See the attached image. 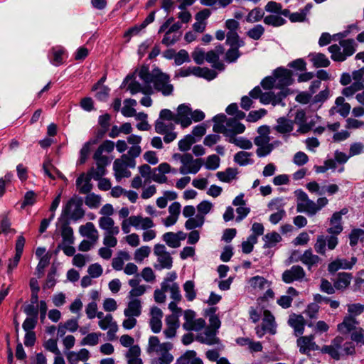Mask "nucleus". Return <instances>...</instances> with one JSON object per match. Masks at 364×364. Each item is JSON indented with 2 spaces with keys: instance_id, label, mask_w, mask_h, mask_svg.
I'll return each instance as SVG.
<instances>
[{
  "instance_id": "obj_1",
  "label": "nucleus",
  "mask_w": 364,
  "mask_h": 364,
  "mask_svg": "<svg viewBox=\"0 0 364 364\" xmlns=\"http://www.w3.org/2000/svg\"><path fill=\"white\" fill-rule=\"evenodd\" d=\"M172 348L171 343H161L157 336H151L148 341L146 353L155 357L159 364H170L173 360V356L169 352Z\"/></svg>"
},
{
  "instance_id": "obj_2",
  "label": "nucleus",
  "mask_w": 364,
  "mask_h": 364,
  "mask_svg": "<svg viewBox=\"0 0 364 364\" xmlns=\"http://www.w3.org/2000/svg\"><path fill=\"white\" fill-rule=\"evenodd\" d=\"M205 118V114L200 109L192 110L188 105L181 104L177 108L175 122L182 128L189 127L193 122H198Z\"/></svg>"
},
{
  "instance_id": "obj_3",
  "label": "nucleus",
  "mask_w": 364,
  "mask_h": 364,
  "mask_svg": "<svg viewBox=\"0 0 364 364\" xmlns=\"http://www.w3.org/2000/svg\"><path fill=\"white\" fill-rule=\"evenodd\" d=\"M215 124L213 129L216 132L224 133L227 136L241 134L245 132V127L235 119H226L223 114L215 116L213 119Z\"/></svg>"
},
{
  "instance_id": "obj_4",
  "label": "nucleus",
  "mask_w": 364,
  "mask_h": 364,
  "mask_svg": "<svg viewBox=\"0 0 364 364\" xmlns=\"http://www.w3.org/2000/svg\"><path fill=\"white\" fill-rule=\"evenodd\" d=\"M132 227H134L136 230H146L154 228L155 224L151 218L139 215H131L129 219L121 222V229L124 234L129 233Z\"/></svg>"
},
{
  "instance_id": "obj_5",
  "label": "nucleus",
  "mask_w": 364,
  "mask_h": 364,
  "mask_svg": "<svg viewBox=\"0 0 364 364\" xmlns=\"http://www.w3.org/2000/svg\"><path fill=\"white\" fill-rule=\"evenodd\" d=\"M151 84H153L154 92H161L164 96L171 95L173 91V86L171 84L170 77L159 69L154 70V79Z\"/></svg>"
},
{
  "instance_id": "obj_6",
  "label": "nucleus",
  "mask_w": 364,
  "mask_h": 364,
  "mask_svg": "<svg viewBox=\"0 0 364 364\" xmlns=\"http://www.w3.org/2000/svg\"><path fill=\"white\" fill-rule=\"evenodd\" d=\"M136 161L127 154H123L120 159H116L113 164L114 175L117 181L122 178H129L131 176V172L128 168H134Z\"/></svg>"
},
{
  "instance_id": "obj_7",
  "label": "nucleus",
  "mask_w": 364,
  "mask_h": 364,
  "mask_svg": "<svg viewBox=\"0 0 364 364\" xmlns=\"http://www.w3.org/2000/svg\"><path fill=\"white\" fill-rule=\"evenodd\" d=\"M203 159H194L191 154H185V158L183 160L178 169L182 175L196 174L203 166Z\"/></svg>"
},
{
  "instance_id": "obj_8",
  "label": "nucleus",
  "mask_w": 364,
  "mask_h": 364,
  "mask_svg": "<svg viewBox=\"0 0 364 364\" xmlns=\"http://www.w3.org/2000/svg\"><path fill=\"white\" fill-rule=\"evenodd\" d=\"M183 316L185 321L183 328L186 331L199 332L205 327V321L202 318H196V313L192 310H186Z\"/></svg>"
},
{
  "instance_id": "obj_9",
  "label": "nucleus",
  "mask_w": 364,
  "mask_h": 364,
  "mask_svg": "<svg viewBox=\"0 0 364 364\" xmlns=\"http://www.w3.org/2000/svg\"><path fill=\"white\" fill-rule=\"evenodd\" d=\"M262 322L261 326L255 328L256 334L259 338H262L266 333L271 334L276 333V323L274 317L268 310H264L262 314Z\"/></svg>"
},
{
  "instance_id": "obj_10",
  "label": "nucleus",
  "mask_w": 364,
  "mask_h": 364,
  "mask_svg": "<svg viewBox=\"0 0 364 364\" xmlns=\"http://www.w3.org/2000/svg\"><path fill=\"white\" fill-rule=\"evenodd\" d=\"M123 85L132 95L141 92L146 95H151L154 93L151 85L144 84L142 86L139 82L134 79V75L127 76L123 82Z\"/></svg>"
},
{
  "instance_id": "obj_11",
  "label": "nucleus",
  "mask_w": 364,
  "mask_h": 364,
  "mask_svg": "<svg viewBox=\"0 0 364 364\" xmlns=\"http://www.w3.org/2000/svg\"><path fill=\"white\" fill-rule=\"evenodd\" d=\"M154 253L157 257L159 264L155 267L157 269H170L172 267V257L166 250L164 245L156 244L154 247Z\"/></svg>"
},
{
  "instance_id": "obj_12",
  "label": "nucleus",
  "mask_w": 364,
  "mask_h": 364,
  "mask_svg": "<svg viewBox=\"0 0 364 364\" xmlns=\"http://www.w3.org/2000/svg\"><path fill=\"white\" fill-rule=\"evenodd\" d=\"M343 338L341 336H336L333 338L330 345L323 346L320 348L322 353L328 354L331 358L338 360L341 358V346Z\"/></svg>"
},
{
  "instance_id": "obj_13",
  "label": "nucleus",
  "mask_w": 364,
  "mask_h": 364,
  "mask_svg": "<svg viewBox=\"0 0 364 364\" xmlns=\"http://www.w3.org/2000/svg\"><path fill=\"white\" fill-rule=\"evenodd\" d=\"M314 336H300L296 341L297 347L301 354L308 355L310 351L318 350L320 347L314 341Z\"/></svg>"
},
{
  "instance_id": "obj_14",
  "label": "nucleus",
  "mask_w": 364,
  "mask_h": 364,
  "mask_svg": "<svg viewBox=\"0 0 364 364\" xmlns=\"http://www.w3.org/2000/svg\"><path fill=\"white\" fill-rule=\"evenodd\" d=\"M291 259L293 262H301L304 264L308 266L309 269L316 264H317L320 258L314 255L311 249L306 250L302 255L296 251L294 252L291 255Z\"/></svg>"
},
{
  "instance_id": "obj_15",
  "label": "nucleus",
  "mask_w": 364,
  "mask_h": 364,
  "mask_svg": "<svg viewBox=\"0 0 364 364\" xmlns=\"http://www.w3.org/2000/svg\"><path fill=\"white\" fill-rule=\"evenodd\" d=\"M305 276L304 269L301 266L294 265L283 272L282 280L287 284H290L295 281H301Z\"/></svg>"
},
{
  "instance_id": "obj_16",
  "label": "nucleus",
  "mask_w": 364,
  "mask_h": 364,
  "mask_svg": "<svg viewBox=\"0 0 364 364\" xmlns=\"http://www.w3.org/2000/svg\"><path fill=\"white\" fill-rule=\"evenodd\" d=\"M294 124H296L299 126L297 132L306 133L310 131L314 126L315 122L313 120H308L306 113L304 110H298L296 112L294 121Z\"/></svg>"
},
{
  "instance_id": "obj_17",
  "label": "nucleus",
  "mask_w": 364,
  "mask_h": 364,
  "mask_svg": "<svg viewBox=\"0 0 364 364\" xmlns=\"http://www.w3.org/2000/svg\"><path fill=\"white\" fill-rule=\"evenodd\" d=\"M114 143L110 140H105L97 149L93 155L94 160H98L100 163L107 162L110 159L104 154L111 153L114 149Z\"/></svg>"
},
{
  "instance_id": "obj_18",
  "label": "nucleus",
  "mask_w": 364,
  "mask_h": 364,
  "mask_svg": "<svg viewBox=\"0 0 364 364\" xmlns=\"http://www.w3.org/2000/svg\"><path fill=\"white\" fill-rule=\"evenodd\" d=\"M294 196L296 198L297 211L309 214L310 206L314 205L313 200H310L308 195L301 189L296 190Z\"/></svg>"
},
{
  "instance_id": "obj_19",
  "label": "nucleus",
  "mask_w": 364,
  "mask_h": 364,
  "mask_svg": "<svg viewBox=\"0 0 364 364\" xmlns=\"http://www.w3.org/2000/svg\"><path fill=\"white\" fill-rule=\"evenodd\" d=\"M204 331L198 333L196 340L201 343L212 346L218 344L219 338L216 336L217 332L209 327L204 328Z\"/></svg>"
},
{
  "instance_id": "obj_20",
  "label": "nucleus",
  "mask_w": 364,
  "mask_h": 364,
  "mask_svg": "<svg viewBox=\"0 0 364 364\" xmlns=\"http://www.w3.org/2000/svg\"><path fill=\"white\" fill-rule=\"evenodd\" d=\"M274 75L275 77L277 88H282L283 87L288 86L292 82V73L287 69L281 68H277L274 70Z\"/></svg>"
},
{
  "instance_id": "obj_21",
  "label": "nucleus",
  "mask_w": 364,
  "mask_h": 364,
  "mask_svg": "<svg viewBox=\"0 0 364 364\" xmlns=\"http://www.w3.org/2000/svg\"><path fill=\"white\" fill-rule=\"evenodd\" d=\"M165 328L163 331L166 338L171 339L176 336L179 328V319L175 316H167L165 318Z\"/></svg>"
},
{
  "instance_id": "obj_22",
  "label": "nucleus",
  "mask_w": 364,
  "mask_h": 364,
  "mask_svg": "<svg viewBox=\"0 0 364 364\" xmlns=\"http://www.w3.org/2000/svg\"><path fill=\"white\" fill-rule=\"evenodd\" d=\"M181 205L178 202L172 203L168 207V216L163 219L162 223L166 227H170L176 223L181 213Z\"/></svg>"
},
{
  "instance_id": "obj_23",
  "label": "nucleus",
  "mask_w": 364,
  "mask_h": 364,
  "mask_svg": "<svg viewBox=\"0 0 364 364\" xmlns=\"http://www.w3.org/2000/svg\"><path fill=\"white\" fill-rule=\"evenodd\" d=\"M186 238V234L182 231L178 232H168L163 235V240L171 248H177L181 245V241Z\"/></svg>"
},
{
  "instance_id": "obj_24",
  "label": "nucleus",
  "mask_w": 364,
  "mask_h": 364,
  "mask_svg": "<svg viewBox=\"0 0 364 364\" xmlns=\"http://www.w3.org/2000/svg\"><path fill=\"white\" fill-rule=\"evenodd\" d=\"M348 213L347 209L343 208L339 212H336L333 214L330 220V228L328 229V232L331 234L338 235L343 230V226L341 225L342 215H346Z\"/></svg>"
},
{
  "instance_id": "obj_25",
  "label": "nucleus",
  "mask_w": 364,
  "mask_h": 364,
  "mask_svg": "<svg viewBox=\"0 0 364 364\" xmlns=\"http://www.w3.org/2000/svg\"><path fill=\"white\" fill-rule=\"evenodd\" d=\"M211 11L210 9H205L196 14V22L193 25V28L198 33H203L206 28V20L210 17Z\"/></svg>"
},
{
  "instance_id": "obj_26",
  "label": "nucleus",
  "mask_w": 364,
  "mask_h": 364,
  "mask_svg": "<svg viewBox=\"0 0 364 364\" xmlns=\"http://www.w3.org/2000/svg\"><path fill=\"white\" fill-rule=\"evenodd\" d=\"M128 302L124 309V316H134L139 317L141 314L142 304L140 299L128 298Z\"/></svg>"
},
{
  "instance_id": "obj_27",
  "label": "nucleus",
  "mask_w": 364,
  "mask_h": 364,
  "mask_svg": "<svg viewBox=\"0 0 364 364\" xmlns=\"http://www.w3.org/2000/svg\"><path fill=\"white\" fill-rule=\"evenodd\" d=\"M79 233L88 240L94 242H98L99 232L95 225L91 222H87L85 225H80L79 228Z\"/></svg>"
},
{
  "instance_id": "obj_28",
  "label": "nucleus",
  "mask_w": 364,
  "mask_h": 364,
  "mask_svg": "<svg viewBox=\"0 0 364 364\" xmlns=\"http://www.w3.org/2000/svg\"><path fill=\"white\" fill-rule=\"evenodd\" d=\"M163 317L162 311L158 307H153L151 309V318L149 326L154 333H159L161 330Z\"/></svg>"
},
{
  "instance_id": "obj_29",
  "label": "nucleus",
  "mask_w": 364,
  "mask_h": 364,
  "mask_svg": "<svg viewBox=\"0 0 364 364\" xmlns=\"http://www.w3.org/2000/svg\"><path fill=\"white\" fill-rule=\"evenodd\" d=\"M98 225L104 232L119 233V227L116 225L112 217L101 216L98 220Z\"/></svg>"
},
{
  "instance_id": "obj_30",
  "label": "nucleus",
  "mask_w": 364,
  "mask_h": 364,
  "mask_svg": "<svg viewBox=\"0 0 364 364\" xmlns=\"http://www.w3.org/2000/svg\"><path fill=\"white\" fill-rule=\"evenodd\" d=\"M63 214L73 220L80 218L83 213L80 208H78L73 199L69 200L63 209Z\"/></svg>"
},
{
  "instance_id": "obj_31",
  "label": "nucleus",
  "mask_w": 364,
  "mask_h": 364,
  "mask_svg": "<svg viewBox=\"0 0 364 364\" xmlns=\"http://www.w3.org/2000/svg\"><path fill=\"white\" fill-rule=\"evenodd\" d=\"M351 107L350 104L346 102L344 97H338L335 101V106L330 109V113H338L343 117H346L350 111Z\"/></svg>"
},
{
  "instance_id": "obj_32",
  "label": "nucleus",
  "mask_w": 364,
  "mask_h": 364,
  "mask_svg": "<svg viewBox=\"0 0 364 364\" xmlns=\"http://www.w3.org/2000/svg\"><path fill=\"white\" fill-rule=\"evenodd\" d=\"M98 326L103 331L109 329L107 334L109 338H111L112 335H114L118 330V326L114 321L113 316L111 314H106L104 318L99 320Z\"/></svg>"
},
{
  "instance_id": "obj_33",
  "label": "nucleus",
  "mask_w": 364,
  "mask_h": 364,
  "mask_svg": "<svg viewBox=\"0 0 364 364\" xmlns=\"http://www.w3.org/2000/svg\"><path fill=\"white\" fill-rule=\"evenodd\" d=\"M358 324V322L354 317L348 316L344 317L343 321L338 325L337 330L341 334H348L353 331H354L357 328L356 326Z\"/></svg>"
},
{
  "instance_id": "obj_34",
  "label": "nucleus",
  "mask_w": 364,
  "mask_h": 364,
  "mask_svg": "<svg viewBox=\"0 0 364 364\" xmlns=\"http://www.w3.org/2000/svg\"><path fill=\"white\" fill-rule=\"evenodd\" d=\"M176 364H204L203 360L198 357L195 350L186 351L176 362Z\"/></svg>"
},
{
  "instance_id": "obj_35",
  "label": "nucleus",
  "mask_w": 364,
  "mask_h": 364,
  "mask_svg": "<svg viewBox=\"0 0 364 364\" xmlns=\"http://www.w3.org/2000/svg\"><path fill=\"white\" fill-rule=\"evenodd\" d=\"M90 357V351L86 348H81L78 351H69L66 353L68 362L77 363V362H86Z\"/></svg>"
},
{
  "instance_id": "obj_36",
  "label": "nucleus",
  "mask_w": 364,
  "mask_h": 364,
  "mask_svg": "<svg viewBox=\"0 0 364 364\" xmlns=\"http://www.w3.org/2000/svg\"><path fill=\"white\" fill-rule=\"evenodd\" d=\"M223 53V48L221 46L216 47L215 50H210L205 53V60L213 64V67L223 70L224 65L218 61L220 55Z\"/></svg>"
},
{
  "instance_id": "obj_37",
  "label": "nucleus",
  "mask_w": 364,
  "mask_h": 364,
  "mask_svg": "<svg viewBox=\"0 0 364 364\" xmlns=\"http://www.w3.org/2000/svg\"><path fill=\"white\" fill-rule=\"evenodd\" d=\"M288 323L294 328L296 336L304 333L305 319L302 316L292 314L289 316Z\"/></svg>"
},
{
  "instance_id": "obj_38",
  "label": "nucleus",
  "mask_w": 364,
  "mask_h": 364,
  "mask_svg": "<svg viewBox=\"0 0 364 364\" xmlns=\"http://www.w3.org/2000/svg\"><path fill=\"white\" fill-rule=\"evenodd\" d=\"M284 97L285 95L282 91L277 95L272 92H267L261 95L260 102L264 105L271 104L273 106H275L279 105Z\"/></svg>"
},
{
  "instance_id": "obj_39",
  "label": "nucleus",
  "mask_w": 364,
  "mask_h": 364,
  "mask_svg": "<svg viewBox=\"0 0 364 364\" xmlns=\"http://www.w3.org/2000/svg\"><path fill=\"white\" fill-rule=\"evenodd\" d=\"M92 178L91 173H82L76 180V186L81 193H87L92 189L90 180Z\"/></svg>"
},
{
  "instance_id": "obj_40",
  "label": "nucleus",
  "mask_w": 364,
  "mask_h": 364,
  "mask_svg": "<svg viewBox=\"0 0 364 364\" xmlns=\"http://www.w3.org/2000/svg\"><path fill=\"white\" fill-rule=\"evenodd\" d=\"M97 138H92L82 145L80 151L78 164H83L87 161L93 146L97 144Z\"/></svg>"
},
{
  "instance_id": "obj_41",
  "label": "nucleus",
  "mask_w": 364,
  "mask_h": 364,
  "mask_svg": "<svg viewBox=\"0 0 364 364\" xmlns=\"http://www.w3.org/2000/svg\"><path fill=\"white\" fill-rule=\"evenodd\" d=\"M248 282L255 292H260L270 287V282L260 276H255L250 278Z\"/></svg>"
},
{
  "instance_id": "obj_42",
  "label": "nucleus",
  "mask_w": 364,
  "mask_h": 364,
  "mask_svg": "<svg viewBox=\"0 0 364 364\" xmlns=\"http://www.w3.org/2000/svg\"><path fill=\"white\" fill-rule=\"evenodd\" d=\"M258 136L254 139L255 145H260L262 144H267L270 142V128L269 126L263 125L257 129Z\"/></svg>"
},
{
  "instance_id": "obj_43",
  "label": "nucleus",
  "mask_w": 364,
  "mask_h": 364,
  "mask_svg": "<svg viewBox=\"0 0 364 364\" xmlns=\"http://www.w3.org/2000/svg\"><path fill=\"white\" fill-rule=\"evenodd\" d=\"M141 356V348L138 345L131 347L126 353L127 364H143Z\"/></svg>"
},
{
  "instance_id": "obj_44",
  "label": "nucleus",
  "mask_w": 364,
  "mask_h": 364,
  "mask_svg": "<svg viewBox=\"0 0 364 364\" xmlns=\"http://www.w3.org/2000/svg\"><path fill=\"white\" fill-rule=\"evenodd\" d=\"M274 129L279 133L284 134L291 132L294 129V122L284 117H280L277 121V125Z\"/></svg>"
},
{
  "instance_id": "obj_45",
  "label": "nucleus",
  "mask_w": 364,
  "mask_h": 364,
  "mask_svg": "<svg viewBox=\"0 0 364 364\" xmlns=\"http://www.w3.org/2000/svg\"><path fill=\"white\" fill-rule=\"evenodd\" d=\"M352 280L351 274L342 272L338 274V277L334 281L333 286L335 289L341 290L345 289L350 284Z\"/></svg>"
},
{
  "instance_id": "obj_46",
  "label": "nucleus",
  "mask_w": 364,
  "mask_h": 364,
  "mask_svg": "<svg viewBox=\"0 0 364 364\" xmlns=\"http://www.w3.org/2000/svg\"><path fill=\"white\" fill-rule=\"evenodd\" d=\"M191 75L196 77H203L208 80H211L216 77V73L214 70L207 68L191 67Z\"/></svg>"
},
{
  "instance_id": "obj_47",
  "label": "nucleus",
  "mask_w": 364,
  "mask_h": 364,
  "mask_svg": "<svg viewBox=\"0 0 364 364\" xmlns=\"http://www.w3.org/2000/svg\"><path fill=\"white\" fill-rule=\"evenodd\" d=\"M78 327L79 325L77 319L71 318L66 321L64 323L59 324L58 333L60 336L64 335L66 331L73 333L77 330Z\"/></svg>"
},
{
  "instance_id": "obj_48",
  "label": "nucleus",
  "mask_w": 364,
  "mask_h": 364,
  "mask_svg": "<svg viewBox=\"0 0 364 364\" xmlns=\"http://www.w3.org/2000/svg\"><path fill=\"white\" fill-rule=\"evenodd\" d=\"M102 336L100 332H92L87 333L80 341L81 346H95L100 343Z\"/></svg>"
},
{
  "instance_id": "obj_49",
  "label": "nucleus",
  "mask_w": 364,
  "mask_h": 364,
  "mask_svg": "<svg viewBox=\"0 0 364 364\" xmlns=\"http://www.w3.org/2000/svg\"><path fill=\"white\" fill-rule=\"evenodd\" d=\"M311 60L314 65L316 68H326L330 65V61L328 58L323 53H311L309 55Z\"/></svg>"
},
{
  "instance_id": "obj_50",
  "label": "nucleus",
  "mask_w": 364,
  "mask_h": 364,
  "mask_svg": "<svg viewBox=\"0 0 364 364\" xmlns=\"http://www.w3.org/2000/svg\"><path fill=\"white\" fill-rule=\"evenodd\" d=\"M237 175V170L234 168H228L224 171H219L216 173L218 179L222 182L230 183L235 178Z\"/></svg>"
},
{
  "instance_id": "obj_51",
  "label": "nucleus",
  "mask_w": 364,
  "mask_h": 364,
  "mask_svg": "<svg viewBox=\"0 0 364 364\" xmlns=\"http://www.w3.org/2000/svg\"><path fill=\"white\" fill-rule=\"evenodd\" d=\"M137 102L134 99H127L124 101V106L122 108L121 112L126 117H131L135 115L136 109L134 107Z\"/></svg>"
},
{
  "instance_id": "obj_52",
  "label": "nucleus",
  "mask_w": 364,
  "mask_h": 364,
  "mask_svg": "<svg viewBox=\"0 0 364 364\" xmlns=\"http://www.w3.org/2000/svg\"><path fill=\"white\" fill-rule=\"evenodd\" d=\"M264 8L266 11L272 13L273 14H281L284 16H289V10L282 9V5L275 1L268 2Z\"/></svg>"
},
{
  "instance_id": "obj_53",
  "label": "nucleus",
  "mask_w": 364,
  "mask_h": 364,
  "mask_svg": "<svg viewBox=\"0 0 364 364\" xmlns=\"http://www.w3.org/2000/svg\"><path fill=\"white\" fill-rule=\"evenodd\" d=\"M151 253V248L149 246H141L134 252V259L137 263H141L146 258H148Z\"/></svg>"
},
{
  "instance_id": "obj_54",
  "label": "nucleus",
  "mask_w": 364,
  "mask_h": 364,
  "mask_svg": "<svg viewBox=\"0 0 364 364\" xmlns=\"http://www.w3.org/2000/svg\"><path fill=\"white\" fill-rule=\"evenodd\" d=\"M15 229L11 228V223L7 216H4L0 220V235L4 234L7 236L16 234Z\"/></svg>"
},
{
  "instance_id": "obj_55",
  "label": "nucleus",
  "mask_w": 364,
  "mask_h": 364,
  "mask_svg": "<svg viewBox=\"0 0 364 364\" xmlns=\"http://www.w3.org/2000/svg\"><path fill=\"white\" fill-rule=\"evenodd\" d=\"M205 222V218L201 215H196L195 217L189 218L185 223V228L187 230H193L201 227Z\"/></svg>"
},
{
  "instance_id": "obj_56",
  "label": "nucleus",
  "mask_w": 364,
  "mask_h": 364,
  "mask_svg": "<svg viewBox=\"0 0 364 364\" xmlns=\"http://www.w3.org/2000/svg\"><path fill=\"white\" fill-rule=\"evenodd\" d=\"M252 154L244 151H239L234 156L235 161L240 166H246L252 163Z\"/></svg>"
},
{
  "instance_id": "obj_57",
  "label": "nucleus",
  "mask_w": 364,
  "mask_h": 364,
  "mask_svg": "<svg viewBox=\"0 0 364 364\" xmlns=\"http://www.w3.org/2000/svg\"><path fill=\"white\" fill-rule=\"evenodd\" d=\"M229 141L243 149H250L252 147V142L249 139L244 137H236L235 136H230Z\"/></svg>"
},
{
  "instance_id": "obj_58",
  "label": "nucleus",
  "mask_w": 364,
  "mask_h": 364,
  "mask_svg": "<svg viewBox=\"0 0 364 364\" xmlns=\"http://www.w3.org/2000/svg\"><path fill=\"white\" fill-rule=\"evenodd\" d=\"M215 308H210L207 311V314L210 316L209 318V326L208 327L214 329L216 332L220 327L221 322L218 316L215 315Z\"/></svg>"
},
{
  "instance_id": "obj_59",
  "label": "nucleus",
  "mask_w": 364,
  "mask_h": 364,
  "mask_svg": "<svg viewBox=\"0 0 364 364\" xmlns=\"http://www.w3.org/2000/svg\"><path fill=\"white\" fill-rule=\"evenodd\" d=\"M95 161L96 162L97 168L95 170H91L90 173H91L92 178L98 180L105 174V166L110 163V161H107L106 163H100L98 160Z\"/></svg>"
},
{
  "instance_id": "obj_60",
  "label": "nucleus",
  "mask_w": 364,
  "mask_h": 364,
  "mask_svg": "<svg viewBox=\"0 0 364 364\" xmlns=\"http://www.w3.org/2000/svg\"><path fill=\"white\" fill-rule=\"evenodd\" d=\"M328 203V200L326 197H320L317 199L316 202L313 201L314 205H311L309 215H314L323 208H324Z\"/></svg>"
},
{
  "instance_id": "obj_61",
  "label": "nucleus",
  "mask_w": 364,
  "mask_h": 364,
  "mask_svg": "<svg viewBox=\"0 0 364 364\" xmlns=\"http://www.w3.org/2000/svg\"><path fill=\"white\" fill-rule=\"evenodd\" d=\"M264 16V11L260 8L252 9L247 15L245 20L248 23H256L259 21Z\"/></svg>"
},
{
  "instance_id": "obj_62",
  "label": "nucleus",
  "mask_w": 364,
  "mask_h": 364,
  "mask_svg": "<svg viewBox=\"0 0 364 364\" xmlns=\"http://www.w3.org/2000/svg\"><path fill=\"white\" fill-rule=\"evenodd\" d=\"M139 78L144 82V84L151 85V82L154 79V71L152 73H149V70L146 66H142L137 71Z\"/></svg>"
},
{
  "instance_id": "obj_63",
  "label": "nucleus",
  "mask_w": 364,
  "mask_h": 364,
  "mask_svg": "<svg viewBox=\"0 0 364 364\" xmlns=\"http://www.w3.org/2000/svg\"><path fill=\"white\" fill-rule=\"evenodd\" d=\"M195 142L196 139L193 136L188 134L179 140L178 143V149L181 151H188Z\"/></svg>"
},
{
  "instance_id": "obj_64",
  "label": "nucleus",
  "mask_w": 364,
  "mask_h": 364,
  "mask_svg": "<svg viewBox=\"0 0 364 364\" xmlns=\"http://www.w3.org/2000/svg\"><path fill=\"white\" fill-rule=\"evenodd\" d=\"M281 14H271L264 17V23L273 26H280L283 25L285 20L281 16Z\"/></svg>"
}]
</instances>
